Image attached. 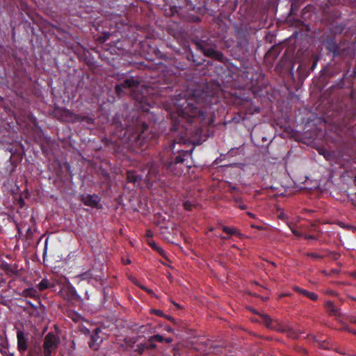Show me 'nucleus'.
<instances>
[{
	"label": "nucleus",
	"instance_id": "obj_1",
	"mask_svg": "<svg viewBox=\"0 0 356 356\" xmlns=\"http://www.w3.org/2000/svg\"><path fill=\"white\" fill-rule=\"evenodd\" d=\"M60 296L67 300H79L80 296L69 282L63 283L60 290Z\"/></svg>",
	"mask_w": 356,
	"mask_h": 356
},
{
	"label": "nucleus",
	"instance_id": "obj_2",
	"mask_svg": "<svg viewBox=\"0 0 356 356\" xmlns=\"http://www.w3.org/2000/svg\"><path fill=\"white\" fill-rule=\"evenodd\" d=\"M59 339L52 332H49L44 337L43 349L55 350L58 345Z\"/></svg>",
	"mask_w": 356,
	"mask_h": 356
},
{
	"label": "nucleus",
	"instance_id": "obj_3",
	"mask_svg": "<svg viewBox=\"0 0 356 356\" xmlns=\"http://www.w3.org/2000/svg\"><path fill=\"white\" fill-rule=\"evenodd\" d=\"M187 153V152H183V154L177 156L174 162H172L170 164V168L171 170L177 175L181 174L183 172V169L181 166L183 165V163L184 161V156Z\"/></svg>",
	"mask_w": 356,
	"mask_h": 356
},
{
	"label": "nucleus",
	"instance_id": "obj_4",
	"mask_svg": "<svg viewBox=\"0 0 356 356\" xmlns=\"http://www.w3.org/2000/svg\"><path fill=\"white\" fill-rule=\"evenodd\" d=\"M17 339L18 350L21 353L26 351L28 348V339L25 337L23 331L17 330Z\"/></svg>",
	"mask_w": 356,
	"mask_h": 356
},
{
	"label": "nucleus",
	"instance_id": "obj_5",
	"mask_svg": "<svg viewBox=\"0 0 356 356\" xmlns=\"http://www.w3.org/2000/svg\"><path fill=\"white\" fill-rule=\"evenodd\" d=\"M82 202L91 207H95L99 202V198L96 195H86L81 196Z\"/></svg>",
	"mask_w": 356,
	"mask_h": 356
},
{
	"label": "nucleus",
	"instance_id": "obj_6",
	"mask_svg": "<svg viewBox=\"0 0 356 356\" xmlns=\"http://www.w3.org/2000/svg\"><path fill=\"white\" fill-rule=\"evenodd\" d=\"M257 314H260L259 316L260 320L259 321H261L264 324H265L267 327L270 329H275L276 327V322L273 321L268 315L261 313Z\"/></svg>",
	"mask_w": 356,
	"mask_h": 356
},
{
	"label": "nucleus",
	"instance_id": "obj_7",
	"mask_svg": "<svg viewBox=\"0 0 356 356\" xmlns=\"http://www.w3.org/2000/svg\"><path fill=\"white\" fill-rule=\"evenodd\" d=\"M293 289L297 293L308 298L310 300H316L318 299V295L314 292L303 289L299 286H294Z\"/></svg>",
	"mask_w": 356,
	"mask_h": 356
},
{
	"label": "nucleus",
	"instance_id": "obj_8",
	"mask_svg": "<svg viewBox=\"0 0 356 356\" xmlns=\"http://www.w3.org/2000/svg\"><path fill=\"white\" fill-rule=\"evenodd\" d=\"M138 84V82L134 79H129L124 81L122 86H116V91L120 95L122 88H133Z\"/></svg>",
	"mask_w": 356,
	"mask_h": 356
},
{
	"label": "nucleus",
	"instance_id": "obj_9",
	"mask_svg": "<svg viewBox=\"0 0 356 356\" xmlns=\"http://www.w3.org/2000/svg\"><path fill=\"white\" fill-rule=\"evenodd\" d=\"M204 52L205 55L215 58L218 60H221L222 58V53L218 51H216L215 49L212 47L204 49Z\"/></svg>",
	"mask_w": 356,
	"mask_h": 356
},
{
	"label": "nucleus",
	"instance_id": "obj_10",
	"mask_svg": "<svg viewBox=\"0 0 356 356\" xmlns=\"http://www.w3.org/2000/svg\"><path fill=\"white\" fill-rule=\"evenodd\" d=\"M155 343L152 337H150L146 341L143 343V346L147 350L154 349L156 347Z\"/></svg>",
	"mask_w": 356,
	"mask_h": 356
},
{
	"label": "nucleus",
	"instance_id": "obj_11",
	"mask_svg": "<svg viewBox=\"0 0 356 356\" xmlns=\"http://www.w3.org/2000/svg\"><path fill=\"white\" fill-rule=\"evenodd\" d=\"M222 230L226 234L232 236V235H239L240 233L237 229L235 227H230L227 226H222Z\"/></svg>",
	"mask_w": 356,
	"mask_h": 356
},
{
	"label": "nucleus",
	"instance_id": "obj_12",
	"mask_svg": "<svg viewBox=\"0 0 356 356\" xmlns=\"http://www.w3.org/2000/svg\"><path fill=\"white\" fill-rule=\"evenodd\" d=\"M50 286L49 282L47 279H42L40 282L37 285V289L40 291H42Z\"/></svg>",
	"mask_w": 356,
	"mask_h": 356
},
{
	"label": "nucleus",
	"instance_id": "obj_13",
	"mask_svg": "<svg viewBox=\"0 0 356 356\" xmlns=\"http://www.w3.org/2000/svg\"><path fill=\"white\" fill-rule=\"evenodd\" d=\"M97 334L92 335L90 341L88 342L89 347L94 349L97 350L99 348V346L95 344L96 339H97Z\"/></svg>",
	"mask_w": 356,
	"mask_h": 356
},
{
	"label": "nucleus",
	"instance_id": "obj_14",
	"mask_svg": "<svg viewBox=\"0 0 356 356\" xmlns=\"http://www.w3.org/2000/svg\"><path fill=\"white\" fill-rule=\"evenodd\" d=\"M127 179L129 182L136 183L140 178L138 176H136L133 172H128Z\"/></svg>",
	"mask_w": 356,
	"mask_h": 356
},
{
	"label": "nucleus",
	"instance_id": "obj_15",
	"mask_svg": "<svg viewBox=\"0 0 356 356\" xmlns=\"http://www.w3.org/2000/svg\"><path fill=\"white\" fill-rule=\"evenodd\" d=\"M154 342H160L162 343L164 341V337L160 334H154L152 336Z\"/></svg>",
	"mask_w": 356,
	"mask_h": 356
},
{
	"label": "nucleus",
	"instance_id": "obj_16",
	"mask_svg": "<svg viewBox=\"0 0 356 356\" xmlns=\"http://www.w3.org/2000/svg\"><path fill=\"white\" fill-rule=\"evenodd\" d=\"M145 350H147V349L145 348V347L143 346V343H141L137 345V348L136 349V351H137L139 353L142 354Z\"/></svg>",
	"mask_w": 356,
	"mask_h": 356
},
{
	"label": "nucleus",
	"instance_id": "obj_17",
	"mask_svg": "<svg viewBox=\"0 0 356 356\" xmlns=\"http://www.w3.org/2000/svg\"><path fill=\"white\" fill-rule=\"evenodd\" d=\"M26 294L30 296H35L36 295V290L34 289H29L26 290Z\"/></svg>",
	"mask_w": 356,
	"mask_h": 356
},
{
	"label": "nucleus",
	"instance_id": "obj_18",
	"mask_svg": "<svg viewBox=\"0 0 356 356\" xmlns=\"http://www.w3.org/2000/svg\"><path fill=\"white\" fill-rule=\"evenodd\" d=\"M140 288L142 289L143 290L147 291L151 296H154V291L152 289H149L145 287V286H140Z\"/></svg>",
	"mask_w": 356,
	"mask_h": 356
},
{
	"label": "nucleus",
	"instance_id": "obj_19",
	"mask_svg": "<svg viewBox=\"0 0 356 356\" xmlns=\"http://www.w3.org/2000/svg\"><path fill=\"white\" fill-rule=\"evenodd\" d=\"M53 350L51 349H43L44 356H51V352Z\"/></svg>",
	"mask_w": 356,
	"mask_h": 356
},
{
	"label": "nucleus",
	"instance_id": "obj_20",
	"mask_svg": "<svg viewBox=\"0 0 356 356\" xmlns=\"http://www.w3.org/2000/svg\"><path fill=\"white\" fill-rule=\"evenodd\" d=\"M130 279L132 281V282L134 284H135L136 286H138V287H140V286H143L136 278L131 277Z\"/></svg>",
	"mask_w": 356,
	"mask_h": 356
},
{
	"label": "nucleus",
	"instance_id": "obj_21",
	"mask_svg": "<svg viewBox=\"0 0 356 356\" xmlns=\"http://www.w3.org/2000/svg\"><path fill=\"white\" fill-rule=\"evenodd\" d=\"M149 244L154 249L157 250L158 251H160V248L156 245L154 242L149 241Z\"/></svg>",
	"mask_w": 356,
	"mask_h": 356
},
{
	"label": "nucleus",
	"instance_id": "obj_22",
	"mask_svg": "<svg viewBox=\"0 0 356 356\" xmlns=\"http://www.w3.org/2000/svg\"><path fill=\"white\" fill-rule=\"evenodd\" d=\"M289 336L291 337H293V338H297L298 334H296L294 332H293L292 330H289Z\"/></svg>",
	"mask_w": 356,
	"mask_h": 356
},
{
	"label": "nucleus",
	"instance_id": "obj_23",
	"mask_svg": "<svg viewBox=\"0 0 356 356\" xmlns=\"http://www.w3.org/2000/svg\"><path fill=\"white\" fill-rule=\"evenodd\" d=\"M164 341L167 343H170L172 341V339L171 337L164 338Z\"/></svg>",
	"mask_w": 356,
	"mask_h": 356
},
{
	"label": "nucleus",
	"instance_id": "obj_24",
	"mask_svg": "<svg viewBox=\"0 0 356 356\" xmlns=\"http://www.w3.org/2000/svg\"><path fill=\"white\" fill-rule=\"evenodd\" d=\"M350 321L353 323L356 324V316H350Z\"/></svg>",
	"mask_w": 356,
	"mask_h": 356
},
{
	"label": "nucleus",
	"instance_id": "obj_25",
	"mask_svg": "<svg viewBox=\"0 0 356 356\" xmlns=\"http://www.w3.org/2000/svg\"><path fill=\"white\" fill-rule=\"evenodd\" d=\"M175 309H184V307L182 306H181L178 304H175Z\"/></svg>",
	"mask_w": 356,
	"mask_h": 356
},
{
	"label": "nucleus",
	"instance_id": "obj_26",
	"mask_svg": "<svg viewBox=\"0 0 356 356\" xmlns=\"http://www.w3.org/2000/svg\"><path fill=\"white\" fill-rule=\"evenodd\" d=\"M184 207H185V209H190V207L188 206V204L186 202V203H184Z\"/></svg>",
	"mask_w": 356,
	"mask_h": 356
},
{
	"label": "nucleus",
	"instance_id": "obj_27",
	"mask_svg": "<svg viewBox=\"0 0 356 356\" xmlns=\"http://www.w3.org/2000/svg\"><path fill=\"white\" fill-rule=\"evenodd\" d=\"M181 142H182V143H186L187 142V140H185V139H184V138H181V139L179 140V143H181Z\"/></svg>",
	"mask_w": 356,
	"mask_h": 356
},
{
	"label": "nucleus",
	"instance_id": "obj_28",
	"mask_svg": "<svg viewBox=\"0 0 356 356\" xmlns=\"http://www.w3.org/2000/svg\"><path fill=\"white\" fill-rule=\"evenodd\" d=\"M174 147H175V143H173L172 145H170L169 147V149L171 150V149H174Z\"/></svg>",
	"mask_w": 356,
	"mask_h": 356
},
{
	"label": "nucleus",
	"instance_id": "obj_29",
	"mask_svg": "<svg viewBox=\"0 0 356 356\" xmlns=\"http://www.w3.org/2000/svg\"><path fill=\"white\" fill-rule=\"evenodd\" d=\"M327 305L329 306V307H332V302H327Z\"/></svg>",
	"mask_w": 356,
	"mask_h": 356
},
{
	"label": "nucleus",
	"instance_id": "obj_30",
	"mask_svg": "<svg viewBox=\"0 0 356 356\" xmlns=\"http://www.w3.org/2000/svg\"><path fill=\"white\" fill-rule=\"evenodd\" d=\"M125 264H130V260L129 259H127L126 261H124Z\"/></svg>",
	"mask_w": 356,
	"mask_h": 356
},
{
	"label": "nucleus",
	"instance_id": "obj_31",
	"mask_svg": "<svg viewBox=\"0 0 356 356\" xmlns=\"http://www.w3.org/2000/svg\"><path fill=\"white\" fill-rule=\"evenodd\" d=\"M150 312H159V310H156V309H152Z\"/></svg>",
	"mask_w": 356,
	"mask_h": 356
},
{
	"label": "nucleus",
	"instance_id": "obj_32",
	"mask_svg": "<svg viewBox=\"0 0 356 356\" xmlns=\"http://www.w3.org/2000/svg\"><path fill=\"white\" fill-rule=\"evenodd\" d=\"M156 314H158V315H160V314H163V313H159V312H157V313H155Z\"/></svg>",
	"mask_w": 356,
	"mask_h": 356
},
{
	"label": "nucleus",
	"instance_id": "obj_33",
	"mask_svg": "<svg viewBox=\"0 0 356 356\" xmlns=\"http://www.w3.org/2000/svg\"><path fill=\"white\" fill-rule=\"evenodd\" d=\"M334 314H338L337 316H339V314H341L340 312H338V313H334Z\"/></svg>",
	"mask_w": 356,
	"mask_h": 356
},
{
	"label": "nucleus",
	"instance_id": "obj_34",
	"mask_svg": "<svg viewBox=\"0 0 356 356\" xmlns=\"http://www.w3.org/2000/svg\"><path fill=\"white\" fill-rule=\"evenodd\" d=\"M316 65V62H315V63H314V65H313V67H314Z\"/></svg>",
	"mask_w": 356,
	"mask_h": 356
},
{
	"label": "nucleus",
	"instance_id": "obj_35",
	"mask_svg": "<svg viewBox=\"0 0 356 356\" xmlns=\"http://www.w3.org/2000/svg\"><path fill=\"white\" fill-rule=\"evenodd\" d=\"M257 227V229H261V227H259V226H257V227Z\"/></svg>",
	"mask_w": 356,
	"mask_h": 356
},
{
	"label": "nucleus",
	"instance_id": "obj_36",
	"mask_svg": "<svg viewBox=\"0 0 356 356\" xmlns=\"http://www.w3.org/2000/svg\"><path fill=\"white\" fill-rule=\"evenodd\" d=\"M249 216H252V217H253V216H253V214H252V213H249Z\"/></svg>",
	"mask_w": 356,
	"mask_h": 356
},
{
	"label": "nucleus",
	"instance_id": "obj_37",
	"mask_svg": "<svg viewBox=\"0 0 356 356\" xmlns=\"http://www.w3.org/2000/svg\"><path fill=\"white\" fill-rule=\"evenodd\" d=\"M147 236H150V232H148Z\"/></svg>",
	"mask_w": 356,
	"mask_h": 356
},
{
	"label": "nucleus",
	"instance_id": "obj_38",
	"mask_svg": "<svg viewBox=\"0 0 356 356\" xmlns=\"http://www.w3.org/2000/svg\"><path fill=\"white\" fill-rule=\"evenodd\" d=\"M70 314H76V312H74V313H70Z\"/></svg>",
	"mask_w": 356,
	"mask_h": 356
},
{
	"label": "nucleus",
	"instance_id": "obj_39",
	"mask_svg": "<svg viewBox=\"0 0 356 356\" xmlns=\"http://www.w3.org/2000/svg\"><path fill=\"white\" fill-rule=\"evenodd\" d=\"M355 181H356V177H355Z\"/></svg>",
	"mask_w": 356,
	"mask_h": 356
}]
</instances>
